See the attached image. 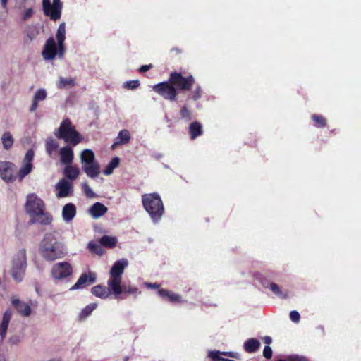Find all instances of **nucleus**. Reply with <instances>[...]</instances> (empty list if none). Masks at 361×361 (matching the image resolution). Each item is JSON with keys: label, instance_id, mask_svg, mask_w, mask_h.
Returning a JSON list of instances; mask_svg holds the SVG:
<instances>
[{"label": "nucleus", "instance_id": "nucleus-50", "mask_svg": "<svg viewBox=\"0 0 361 361\" xmlns=\"http://www.w3.org/2000/svg\"><path fill=\"white\" fill-rule=\"evenodd\" d=\"M222 355L228 356V357H232V358H235V359H237V360L240 359V355L239 353H234V352H222Z\"/></svg>", "mask_w": 361, "mask_h": 361}, {"label": "nucleus", "instance_id": "nucleus-38", "mask_svg": "<svg viewBox=\"0 0 361 361\" xmlns=\"http://www.w3.org/2000/svg\"><path fill=\"white\" fill-rule=\"evenodd\" d=\"M32 169V163H25L24 166L20 168L18 172L19 180H22L27 174H29Z\"/></svg>", "mask_w": 361, "mask_h": 361}, {"label": "nucleus", "instance_id": "nucleus-22", "mask_svg": "<svg viewBox=\"0 0 361 361\" xmlns=\"http://www.w3.org/2000/svg\"><path fill=\"white\" fill-rule=\"evenodd\" d=\"M47 92L44 89H39L35 93L32 103L30 107V111L34 112L38 107V102L43 101L47 98Z\"/></svg>", "mask_w": 361, "mask_h": 361}, {"label": "nucleus", "instance_id": "nucleus-37", "mask_svg": "<svg viewBox=\"0 0 361 361\" xmlns=\"http://www.w3.org/2000/svg\"><path fill=\"white\" fill-rule=\"evenodd\" d=\"M117 139V143L125 145L129 142L130 140V135L128 130H122L119 132Z\"/></svg>", "mask_w": 361, "mask_h": 361}, {"label": "nucleus", "instance_id": "nucleus-56", "mask_svg": "<svg viewBox=\"0 0 361 361\" xmlns=\"http://www.w3.org/2000/svg\"><path fill=\"white\" fill-rule=\"evenodd\" d=\"M147 286L152 288H158L159 287V285L157 283H147Z\"/></svg>", "mask_w": 361, "mask_h": 361}, {"label": "nucleus", "instance_id": "nucleus-39", "mask_svg": "<svg viewBox=\"0 0 361 361\" xmlns=\"http://www.w3.org/2000/svg\"><path fill=\"white\" fill-rule=\"evenodd\" d=\"M180 115L181 118L185 121H190L192 118V112L186 105L181 107L180 110Z\"/></svg>", "mask_w": 361, "mask_h": 361}, {"label": "nucleus", "instance_id": "nucleus-9", "mask_svg": "<svg viewBox=\"0 0 361 361\" xmlns=\"http://www.w3.org/2000/svg\"><path fill=\"white\" fill-rule=\"evenodd\" d=\"M73 273V268L67 262L55 264L51 271V275L54 279H62L68 277Z\"/></svg>", "mask_w": 361, "mask_h": 361}, {"label": "nucleus", "instance_id": "nucleus-8", "mask_svg": "<svg viewBox=\"0 0 361 361\" xmlns=\"http://www.w3.org/2000/svg\"><path fill=\"white\" fill-rule=\"evenodd\" d=\"M152 90L166 100L171 102L177 100L178 94V90L170 81V78H169L168 81L154 85L152 87Z\"/></svg>", "mask_w": 361, "mask_h": 361}, {"label": "nucleus", "instance_id": "nucleus-27", "mask_svg": "<svg viewBox=\"0 0 361 361\" xmlns=\"http://www.w3.org/2000/svg\"><path fill=\"white\" fill-rule=\"evenodd\" d=\"M64 175L65 176L70 180H75L79 174L80 170L75 166L70 164H66L64 168Z\"/></svg>", "mask_w": 361, "mask_h": 361}, {"label": "nucleus", "instance_id": "nucleus-16", "mask_svg": "<svg viewBox=\"0 0 361 361\" xmlns=\"http://www.w3.org/2000/svg\"><path fill=\"white\" fill-rule=\"evenodd\" d=\"M56 189L59 190L57 196L62 198L69 196L72 193L73 183L65 178L61 179L56 184Z\"/></svg>", "mask_w": 361, "mask_h": 361}, {"label": "nucleus", "instance_id": "nucleus-52", "mask_svg": "<svg viewBox=\"0 0 361 361\" xmlns=\"http://www.w3.org/2000/svg\"><path fill=\"white\" fill-rule=\"evenodd\" d=\"M153 67V66L152 64H149V65H142L140 66V68H139V71L140 73H145L147 71H149V69H151Z\"/></svg>", "mask_w": 361, "mask_h": 361}, {"label": "nucleus", "instance_id": "nucleus-51", "mask_svg": "<svg viewBox=\"0 0 361 361\" xmlns=\"http://www.w3.org/2000/svg\"><path fill=\"white\" fill-rule=\"evenodd\" d=\"M19 342H20V338L17 336H12L8 340V343L11 345H17Z\"/></svg>", "mask_w": 361, "mask_h": 361}, {"label": "nucleus", "instance_id": "nucleus-54", "mask_svg": "<svg viewBox=\"0 0 361 361\" xmlns=\"http://www.w3.org/2000/svg\"><path fill=\"white\" fill-rule=\"evenodd\" d=\"M50 6V0H42L43 9H47Z\"/></svg>", "mask_w": 361, "mask_h": 361}, {"label": "nucleus", "instance_id": "nucleus-11", "mask_svg": "<svg viewBox=\"0 0 361 361\" xmlns=\"http://www.w3.org/2000/svg\"><path fill=\"white\" fill-rule=\"evenodd\" d=\"M42 57L46 61L53 60L57 55V44L55 39L51 37H49L44 46Z\"/></svg>", "mask_w": 361, "mask_h": 361}, {"label": "nucleus", "instance_id": "nucleus-33", "mask_svg": "<svg viewBox=\"0 0 361 361\" xmlns=\"http://www.w3.org/2000/svg\"><path fill=\"white\" fill-rule=\"evenodd\" d=\"M57 44H62L64 42L66 39V24L65 23H61L56 32V35Z\"/></svg>", "mask_w": 361, "mask_h": 361}, {"label": "nucleus", "instance_id": "nucleus-20", "mask_svg": "<svg viewBox=\"0 0 361 361\" xmlns=\"http://www.w3.org/2000/svg\"><path fill=\"white\" fill-rule=\"evenodd\" d=\"M60 159L63 164H70L73 160V151L70 146L62 147L59 152Z\"/></svg>", "mask_w": 361, "mask_h": 361}, {"label": "nucleus", "instance_id": "nucleus-15", "mask_svg": "<svg viewBox=\"0 0 361 361\" xmlns=\"http://www.w3.org/2000/svg\"><path fill=\"white\" fill-rule=\"evenodd\" d=\"M11 304L20 315L23 317H29L31 314V307L27 303L13 297L11 299Z\"/></svg>", "mask_w": 361, "mask_h": 361}, {"label": "nucleus", "instance_id": "nucleus-6", "mask_svg": "<svg viewBox=\"0 0 361 361\" xmlns=\"http://www.w3.org/2000/svg\"><path fill=\"white\" fill-rule=\"evenodd\" d=\"M26 267V251L21 249L14 256L11 270V275L16 281L20 282L23 280Z\"/></svg>", "mask_w": 361, "mask_h": 361}, {"label": "nucleus", "instance_id": "nucleus-49", "mask_svg": "<svg viewBox=\"0 0 361 361\" xmlns=\"http://www.w3.org/2000/svg\"><path fill=\"white\" fill-rule=\"evenodd\" d=\"M65 51V46L64 42L62 43V44H57V54L60 58H62L63 56Z\"/></svg>", "mask_w": 361, "mask_h": 361}, {"label": "nucleus", "instance_id": "nucleus-47", "mask_svg": "<svg viewBox=\"0 0 361 361\" xmlns=\"http://www.w3.org/2000/svg\"><path fill=\"white\" fill-rule=\"evenodd\" d=\"M270 289L272 290V292L276 294L278 296H281L282 295V293L279 287V286L274 283H270Z\"/></svg>", "mask_w": 361, "mask_h": 361}, {"label": "nucleus", "instance_id": "nucleus-58", "mask_svg": "<svg viewBox=\"0 0 361 361\" xmlns=\"http://www.w3.org/2000/svg\"><path fill=\"white\" fill-rule=\"evenodd\" d=\"M120 145V144H119V143H117V141H116V142H114V143L112 145L111 148H112L113 149H115V147H116V145Z\"/></svg>", "mask_w": 361, "mask_h": 361}, {"label": "nucleus", "instance_id": "nucleus-46", "mask_svg": "<svg viewBox=\"0 0 361 361\" xmlns=\"http://www.w3.org/2000/svg\"><path fill=\"white\" fill-rule=\"evenodd\" d=\"M33 9L32 8H29L25 11V12L23 14L22 20L23 21H25L28 19H30L32 15H33Z\"/></svg>", "mask_w": 361, "mask_h": 361}, {"label": "nucleus", "instance_id": "nucleus-30", "mask_svg": "<svg viewBox=\"0 0 361 361\" xmlns=\"http://www.w3.org/2000/svg\"><path fill=\"white\" fill-rule=\"evenodd\" d=\"M120 159L118 157H114L103 170V173L106 176L111 175L114 170L118 166Z\"/></svg>", "mask_w": 361, "mask_h": 361}, {"label": "nucleus", "instance_id": "nucleus-21", "mask_svg": "<svg viewBox=\"0 0 361 361\" xmlns=\"http://www.w3.org/2000/svg\"><path fill=\"white\" fill-rule=\"evenodd\" d=\"M158 295L161 298L171 302H182L181 296L180 295L163 288H159L158 290Z\"/></svg>", "mask_w": 361, "mask_h": 361}, {"label": "nucleus", "instance_id": "nucleus-42", "mask_svg": "<svg viewBox=\"0 0 361 361\" xmlns=\"http://www.w3.org/2000/svg\"><path fill=\"white\" fill-rule=\"evenodd\" d=\"M278 361H308V360L303 356L290 355L284 359H280Z\"/></svg>", "mask_w": 361, "mask_h": 361}, {"label": "nucleus", "instance_id": "nucleus-32", "mask_svg": "<svg viewBox=\"0 0 361 361\" xmlns=\"http://www.w3.org/2000/svg\"><path fill=\"white\" fill-rule=\"evenodd\" d=\"M311 118L314 121V126L317 128H323L327 125V121L322 115L312 114Z\"/></svg>", "mask_w": 361, "mask_h": 361}, {"label": "nucleus", "instance_id": "nucleus-2", "mask_svg": "<svg viewBox=\"0 0 361 361\" xmlns=\"http://www.w3.org/2000/svg\"><path fill=\"white\" fill-rule=\"evenodd\" d=\"M60 238L61 235L56 231L47 233L40 243L41 255L47 261H55L62 259L66 255V248L61 242Z\"/></svg>", "mask_w": 361, "mask_h": 361}, {"label": "nucleus", "instance_id": "nucleus-18", "mask_svg": "<svg viewBox=\"0 0 361 361\" xmlns=\"http://www.w3.org/2000/svg\"><path fill=\"white\" fill-rule=\"evenodd\" d=\"M140 293L138 288L135 286L121 284V283H119L118 291L113 290L115 298H120L119 295L121 294H132L136 296Z\"/></svg>", "mask_w": 361, "mask_h": 361}, {"label": "nucleus", "instance_id": "nucleus-41", "mask_svg": "<svg viewBox=\"0 0 361 361\" xmlns=\"http://www.w3.org/2000/svg\"><path fill=\"white\" fill-rule=\"evenodd\" d=\"M82 190L85 195L89 198H93L96 196L95 193L92 191L90 185L87 182H84L82 184Z\"/></svg>", "mask_w": 361, "mask_h": 361}, {"label": "nucleus", "instance_id": "nucleus-17", "mask_svg": "<svg viewBox=\"0 0 361 361\" xmlns=\"http://www.w3.org/2000/svg\"><path fill=\"white\" fill-rule=\"evenodd\" d=\"M12 316V311L11 309H8L5 311L3 315L2 322L0 324V337L1 342H2L5 338L7 333L8 327L9 322L11 321Z\"/></svg>", "mask_w": 361, "mask_h": 361}, {"label": "nucleus", "instance_id": "nucleus-43", "mask_svg": "<svg viewBox=\"0 0 361 361\" xmlns=\"http://www.w3.org/2000/svg\"><path fill=\"white\" fill-rule=\"evenodd\" d=\"M140 86V81L138 80H130L125 83L124 87L129 90H135Z\"/></svg>", "mask_w": 361, "mask_h": 361}, {"label": "nucleus", "instance_id": "nucleus-28", "mask_svg": "<svg viewBox=\"0 0 361 361\" xmlns=\"http://www.w3.org/2000/svg\"><path fill=\"white\" fill-rule=\"evenodd\" d=\"M46 152L49 156H52L59 148L57 141L51 137L47 138L45 143Z\"/></svg>", "mask_w": 361, "mask_h": 361}, {"label": "nucleus", "instance_id": "nucleus-55", "mask_svg": "<svg viewBox=\"0 0 361 361\" xmlns=\"http://www.w3.org/2000/svg\"><path fill=\"white\" fill-rule=\"evenodd\" d=\"M263 341L267 345H269L271 343V341H272L271 338L270 336H264L263 338Z\"/></svg>", "mask_w": 361, "mask_h": 361}, {"label": "nucleus", "instance_id": "nucleus-5", "mask_svg": "<svg viewBox=\"0 0 361 361\" xmlns=\"http://www.w3.org/2000/svg\"><path fill=\"white\" fill-rule=\"evenodd\" d=\"M54 135L57 138L63 140L73 146H76L83 140V137L76 130L75 126L68 118L63 120Z\"/></svg>", "mask_w": 361, "mask_h": 361}, {"label": "nucleus", "instance_id": "nucleus-24", "mask_svg": "<svg viewBox=\"0 0 361 361\" xmlns=\"http://www.w3.org/2000/svg\"><path fill=\"white\" fill-rule=\"evenodd\" d=\"M76 214V207L72 203L66 204L62 211L63 218L66 221H69L73 219Z\"/></svg>", "mask_w": 361, "mask_h": 361}, {"label": "nucleus", "instance_id": "nucleus-57", "mask_svg": "<svg viewBox=\"0 0 361 361\" xmlns=\"http://www.w3.org/2000/svg\"><path fill=\"white\" fill-rule=\"evenodd\" d=\"M8 0H0V4L3 8H6V6L7 4Z\"/></svg>", "mask_w": 361, "mask_h": 361}, {"label": "nucleus", "instance_id": "nucleus-31", "mask_svg": "<svg viewBox=\"0 0 361 361\" xmlns=\"http://www.w3.org/2000/svg\"><path fill=\"white\" fill-rule=\"evenodd\" d=\"M97 307V303H91L87 305L84 309L81 310L78 315L79 321H83L89 315L92 314L93 310H94Z\"/></svg>", "mask_w": 361, "mask_h": 361}, {"label": "nucleus", "instance_id": "nucleus-13", "mask_svg": "<svg viewBox=\"0 0 361 361\" xmlns=\"http://www.w3.org/2000/svg\"><path fill=\"white\" fill-rule=\"evenodd\" d=\"M81 164L82 171L88 177L95 178L100 173V166L96 159H94L92 161H86Z\"/></svg>", "mask_w": 361, "mask_h": 361}, {"label": "nucleus", "instance_id": "nucleus-12", "mask_svg": "<svg viewBox=\"0 0 361 361\" xmlns=\"http://www.w3.org/2000/svg\"><path fill=\"white\" fill-rule=\"evenodd\" d=\"M62 9V4L60 0H53V4L50 3V6L46 9L44 8V13L47 16H49L53 20H56L61 18Z\"/></svg>", "mask_w": 361, "mask_h": 361}, {"label": "nucleus", "instance_id": "nucleus-44", "mask_svg": "<svg viewBox=\"0 0 361 361\" xmlns=\"http://www.w3.org/2000/svg\"><path fill=\"white\" fill-rule=\"evenodd\" d=\"M34 158V152L32 149H29L25 156L24 163H32Z\"/></svg>", "mask_w": 361, "mask_h": 361}, {"label": "nucleus", "instance_id": "nucleus-7", "mask_svg": "<svg viewBox=\"0 0 361 361\" xmlns=\"http://www.w3.org/2000/svg\"><path fill=\"white\" fill-rule=\"evenodd\" d=\"M127 265L128 261L122 259L116 261L112 266L110 270V278L107 281V285L112 290L118 291L119 283H121L122 274Z\"/></svg>", "mask_w": 361, "mask_h": 361}, {"label": "nucleus", "instance_id": "nucleus-23", "mask_svg": "<svg viewBox=\"0 0 361 361\" xmlns=\"http://www.w3.org/2000/svg\"><path fill=\"white\" fill-rule=\"evenodd\" d=\"M107 212V207L100 202L94 203L90 208V213L94 218H99L104 215Z\"/></svg>", "mask_w": 361, "mask_h": 361}, {"label": "nucleus", "instance_id": "nucleus-25", "mask_svg": "<svg viewBox=\"0 0 361 361\" xmlns=\"http://www.w3.org/2000/svg\"><path fill=\"white\" fill-rule=\"evenodd\" d=\"M189 133L191 140H195L203 134L202 126L198 121L192 122L189 126Z\"/></svg>", "mask_w": 361, "mask_h": 361}, {"label": "nucleus", "instance_id": "nucleus-14", "mask_svg": "<svg viewBox=\"0 0 361 361\" xmlns=\"http://www.w3.org/2000/svg\"><path fill=\"white\" fill-rule=\"evenodd\" d=\"M96 281V275L93 272L83 273L78 279L71 289H80L86 286L92 284Z\"/></svg>", "mask_w": 361, "mask_h": 361}, {"label": "nucleus", "instance_id": "nucleus-35", "mask_svg": "<svg viewBox=\"0 0 361 361\" xmlns=\"http://www.w3.org/2000/svg\"><path fill=\"white\" fill-rule=\"evenodd\" d=\"M95 159V155L92 149H86L80 153V161L84 163L86 161H92Z\"/></svg>", "mask_w": 361, "mask_h": 361}, {"label": "nucleus", "instance_id": "nucleus-19", "mask_svg": "<svg viewBox=\"0 0 361 361\" xmlns=\"http://www.w3.org/2000/svg\"><path fill=\"white\" fill-rule=\"evenodd\" d=\"M91 293L96 297L102 299L107 298L110 295L113 294V290L110 286L106 287L102 285H97L92 288Z\"/></svg>", "mask_w": 361, "mask_h": 361}, {"label": "nucleus", "instance_id": "nucleus-36", "mask_svg": "<svg viewBox=\"0 0 361 361\" xmlns=\"http://www.w3.org/2000/svg\"><path fill=\"white\" fill-rule=\"evenodd\" d=\"M75 80L73 78H60L58 82V87L59 89L70 88L75 85Z\"/></svg>", "mask_w": 361, "mask_h": 361}, {"label": "nucleus", "instance_id": "nucleus-4", "mask_svg": "<svg viewBox=\"0 0 361 361\" xmlns=\"http://www.w3.org/2000/svg\"><path fill=\"white\" fill-rule=\"evenodd\" d=\"M144 209L149 214L154 223H158L164 213L162 200L158 193L145 194L142 196Z\"/></svg>", "mask_w": 361, "mask_h": 361}, {"label": "nucleus", "instance_id": "nucleus-10", "mask_svg": "<svg viewBox=\"0 0 361 361\" xmlns=\"http://www.w3.org/2000/svg\"><path fill=\"white\" fill-rule=\"evenodd\" d=\"M16 166L9 161H0V177L7 183L15 180Z\"/></svg>", "mask_w": 361, "mask_h": 361}, {"label": "nucleus", "instance_id": "nucleus-53", "mask_svg": "<svg viewBox=\"0 0 361 361\" xmlns=\"http://www.w3.org/2000/svg\"><path fill=\"white\" fill-rule=\"evenodd\" d=\"M37 32H35V30H29L27 33V37L30 39L32 40L35 39L37 35Z\"/></svg>", "mask_w": 361, "mask_h": 361}, {"label": "nucleus", "instance_id": "nucleus-34", "mask_svg": "<svg viewBox=\"0 0 361 361\" xmlns=\"http://www.w3.org/2000/svg\"><path fill=\"white\" fill-rule=\"evenodd\" d=\"M2 144L5 149H9L13 145L14 140L9 132H5L1 137Z\"/></svg>", "mask_w": 361, "mask_h": 361}, {"label": "nucleus", "instance_id": "nucleus-60", "mask_svg": "<svg viewBox=\"0 0 361 361\" xmlns=\"http://www.w3.org/2000/svg\"><path fill=\"white\" fill-rule=\"evenodd\" d=\"M171 51H179V49L178 48H174V49H172Z\"/></svg>", "mask_w": 361, "mask_h": 361}, {"label": "nucleus", "instance_id": "nucleus-29", "mask_svg": "<svg viewBox=\"0 0 361 361\" xmlns=\"http://www.w3.org/2000/svg\"><path fill=\"white\" fill-rule=\"evenodd\" d=\"M99 243L105 247L114 248L116 246L117 239L113 236L103 235L99 240Z\"/></svg>", "mask_w": 361, "mask_h": 361}, {"label": "nucleus", "instance_id": "nucleus-1", "mask_svg": "<svg viewBox=\"0 0 361 361\" xmlns=\"http://www.w3.org/2000/svg\"><path fill=\"white\" fill-rule=\"evenodd\" d=\"M25 210L32 224L49 226L52 222V216L47 211L44 201L35 194H30L27 196Z\"/></svg>", "mask_w": 361, "mask_h": 361}, {"label": "nucleus", "instance_id": "nucleus-59", "mask_svg": "<svg viewBox=\"0 0 361 361\" xmlns=\"http://www.w3.org/2000/svg\"><path fill=\"white\" fill-rule=\"evenodd\" d=\"M0 361H6L5 358L1 355H0Z\"/></svg>", "mask_w": 361, "mask_h": 361}, {"label": "nucleus", "instance_id": "nucleus-45", "mask_svg": "<svg viewBox=\"0 0 361 361\" xmlns=\"http://www.w3.org/2000/svg\"><path fill=\"white\" fill-rule=\"evenodd\" d=\"M290 318L292 320V322L295 323H298L300 319V315L298 312L293 310L290 312Z\"/></svg>", "mask_w": 361, "mask_h": 361}, {"label": "nucleus", "instance_id": "nucleus-48", "mask_svg": "<svg viewBox=\"0 0 361 361\" xmlns=\"http://www.w3.org/2000/svg\"><path fill=\"white\" fill-rule=\"evenodd\" d=\"M263 355L267 359H271L272 357V350L269 345L264 347L263 350Z\"/></svg>", "mask_w": 361, "mask_h": 361}, {"label": "nucleus", "instance_id": "nucleus-3", "mask_svg": "<svg viewBox=\"0 0 361 361\" xmlns=\"http://www.w3.org/2000/svg\"><path fill=\"white\" fill-rule=\"evenodd\" d=\"M170 81L177 88L178 92H190L187 97V100H199L202 94L203 90L199 84H196L193 75L188 74L184 76L179 72H171L169 75Z\"/></svg>", "mask_w": 361, "mask_h": 361}, {"label": "nucleus", "instance_id": "nucleus-40", "mask_svg": "<svg viewBox=\"0 0 361 361\" xmlns=\"http://www.w3.org/2000/svg\"><path fill=\"white\" fill-rule=\"evenodd\" d=\"M88 247L92 252L96 253L99 255H102L103 254L104 250L100 245H98L93 242H90L88 244Z\"/></svg>", "mask_w": 361, "mask_h": 361}, {"label": "nucleus", "instance_id": "nucleus-26", "mask_svg": "<svg viewBox=\"0 0 361 361\" xmlns=\"http://www.w3.org/2000/svg\"><path fill=\"white\" fill-rule=\"evenodd\" d=\"M260 342L257 338H249L244 343V350L248 353H255L260 347Z\"/></svg>", "mask_w": 361, "mask_h": 361}]
</instances>
